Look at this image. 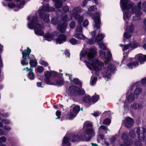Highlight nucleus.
Here are the masks:
<instances>
[{"label":"nucleus","instance_id":"1","mask_svg":"<svg viewBox=\"0 0 146 146\" xmlns=\"http://www.w3.org/2000/svg\"><path fill=\"white\" fill-rule=\"evenodd\" d=\"M96 54V50L94 48L87 49L85 51L82 50L80 52V59L81 60L82 57L86 58L90 62L86 60L84 62L88 67L90 70L99 71L101 70L104 64L102 62L99 61L97 58H94Z\"/></svg>","mask_w":146,"mask_h":146},{"label":"nucleus","instance_id":"2","mask_svg":"<svg viewBox=\"0 0 146 146\" xmlns=\"http://www.w3.org/2000/svg\"><path fill=\"white\" fill-rule=\"evenodd\" d=\"M28 26L30 29H35L36 35L42 36L44 32L42 31L43 26L38 23L37 17L36 15L33 17L31 23L28 24Z\"/></svg>","mask_w":146,"mask_h":146},{"label":"nucleus","instance_id":"3","mask_svg":"<svg viewBox=\"0 0 146 146\" xmlns=\"http://www.w3.org/2000/svg\"><path fill=\"white\" fill-rule=\"evenodd\" d=\"M54 11V8L49 6L48 4L44 5L41 9H39V12L40 16L41 19H43L46 23L48 22L50 19L49 18V15L45 13L44 11Z\"/></svg>","mask_w":146,"mask_h":146},{"label":"nucleus","instance_id":"4","mask_svg":"<svg viewBox=\"0 0 146 146\" xmlns=\"http://www.w3.org/2000/svg\"><path fill=\"white\" fill-rule=\"evenodd\" d=\"M106 67L102 70V73L103 77L107 79L110 78V73L114 71L115 68L114 66L111 64H110L107 66V64H105Z\"/></svg>","mask_w":146,"mask_h":146},{"label":"nucleus","instance_id":"5","mask_svg":"<svg viewBox=\"0 0 146 146\" xmlns=\"http://www.w3.org/2000/svg\"><path fill=\"white\" fill-rule=\"evenodd\" d=\"M69 92L71 95L76 96L77 95H82L85 94L83 89H80L75 86H72L70 87Z\"/></svg>","mask_w":146,"mask_h":146},{"label":"nucleus","instance_id":"6","mask_svg":"<svg viewBox=\"0 0 146 146\" xmlns=\"http://www.w3.org/2000/svg\"><path fill=\"white\" fill-rule=\"evenodd\" d=\"M95 133L92 128H87L86 129V133L82 134L81 139L82 141H89L91 137L95 135Z\"/></svg>","mask_w":146,"mask_h":146},{"label":"nucleus","instance_id":"7","mask_svg":"<svg viewBox=\"0 0 146 146\" xmlns=\"http://www.w3.org/2000/svg\"><path fill=\"white\" fill-rule=\"evenodd\" d=\"M136 132L138 135V139L140 141H144L146 140V129L145 128H137Z\"/></svg>","mask_w":146,"mask_h":146},{"label":"nucleus","instance_id":"8","mask_svg":"<svg viewBox=\"0 0 146 146\" xmlns=\"http://www.w3.org/2000/svg\"><path fill=\"white\" fill-rule=\"evenodd\" d=\"M120 6L123 11L129 9L134 5L132 2L129 0H120Z\"/></svg>","mask_w":146,"mask_h":146},{"label":"nucleus","instance_id":"9","mask_svg":"<svg viewBox=\"0 0 146 146\" xmlns=\"http://www.w3.org/2000/svg\"><path fill=\"white\" fill-rule=\"evenodd\" d=\"M141 84L146 86V77L142 79L141 82H136L132 86V87H133L135 86H136V88L134 91V94L136 95H138L140 94L142 92V90L140 88H137V87H138L139 85H140Z\"/></svg>","mask_w":146,"mask_h":146},{"label":"nucleus","instance_id":"10","mask_svg":"<svg viewBox=\"0 0 146 146\" xmlns=\"http://www.w3.org/2000/svg\"><path fill=\"white\" fill-rule=\"evenodd\" d=\"M95 24L94 25V29H100V14L99 12H96L92 17Z\"/></svg>","mask_w":146,"mask_h":146},{"label":"nucleus","instance_id":"11","mask_svg":"<svg viewBox=\"0 0 146 146\" xmlns=\"http://www.w3.org/2000/svg\"><path fill=\"white\" fill-rule=\"evenodd\" d=\"M141 3L140 1L138 3L137 6H134L131 10V13L132 14L135 13L137 17L140 16L142 14L141 10Z\"/></svg>","mask_w":146,"mask_h":146},{"label":"nucleus","instance_id":"12","mask_svg":"<svg viewBox=\"0 0 146 146\" xmlns=\"http://www.w3.org/2000/svg\"><path fill=\"white\" fill-rule=\"evenodd\" d=\"M31 52V50L28 47L27 48V50H25L22 53L23 55V59L21 61L22 64L24 66L25 65H28L29 62H26V60L27 59V57L29 56Z\"/></svg>","mask_w":146,"mask_h":146},{"label":"nucleus","instance_id":"13","mask_svg":"<svg viewBox=\"0 0 146 146\" xmlns=\"http://www.w3.org/2000/svg\"><path fill=\"white\" fill-rule=\"evenodd\" d=\"M125 126L127 128H130L133 124V119L132 118L128 117L125 118L124 121Z\"/></svg>","mask_w":146,"mask_h":146},{"label":"nucleus","instance_id":"14","mask_svg":"<svg viewBox=\"0 0 146 146\" xmlns=\"http://www.w3.org/2000/svg\"><path fill=\"white\" fill-rule=\"evenodd\" d=\"M66 26V23L64 22L60 21L57 26L58 30L61 33L65 32Z\"/></svg>","mask_w":146,"mask_h":146},{"label":"nucleus","instance_id":"15","mask_svg":"<svg viewBox=\"0 0 146 146\" xmlns=\"http://www.w3.org/2000/svg\"><path fill=\"white\" fill-rule=\"evenodd\" d=\"M67 36L64 34H60L56 40L57 43L61 44L65 41Z\"/></svg>","mask_w":146,"mask_h":146},{"label":"nucleus","instance_id":"16","mask_svg":"<svg viewBox=\"0 0 146 146\" xmlns=\"http://www.w3.org/2000/svg\"><path fill=\"white\" fill-rule=\"evenodd\" d=\"M136 58L137 60L141 64L146 60V55H143L142 54H140L136 56Z\"/></svg>","mask_w":146,"mask_h":146},{"label":"nucleus","instance_id":"17","mask_svg":"<svg viewBox=\"0 0 146 146\" xmlns=\"http://www.w3.org/2000/svg\"><path fill=\"white\" fill-rule=\"evenodd\" d=\"M82 9L80 7H76L73 9L72 10V15L74 17L75 15H78L80 14H78L82 12Z\"/></svg>","mask_w":146,"mask_h":146},{"label":"nucleus","instance_id":"18","mask_svg":"<svg viewBox=\"0 0 146 146\" xmlns=\"http://www.w3.org/2000/svg\"><path fill=\"white\" fill-rule=\"evenodd\" d=\"M82 136H83L82 134L81 135L80 137L78 135H75L70 137L69 138V141L74 142L75 141H79L80 140H82L81 139Z\"/></svg>","mask_w":146,"mask_h":146},{"label":"nucleus","instance_id":"19","mask_svg":"<svg viewBox=\"0 0 146 146\" xmlns=\"http://www.w3.org/2000/svg\"><path fill=\"white\" fill-rule=\"evenodd\" d=\"M123 18L125 22L127 23L128 21V19L130 17V14L128 10L126 11L125 12L123 11Z\"/></svg>","mask_w":146,"mask_h":146},{"label":"nucleus","instance_id":"20","mask_svg":"<svg viewBox=\"0 0 146 146\" xmlns=\"http://www.w3.org/2000/svg\"><path fill=\"white\" fill-rule=\"evenodd\" d=\"M44 74L45 76V81L47 84H50V78L51 76V73L48 71H46L44 72Z\"/></svg>","mask_w":146,"mask_h":146},{"label":"nucleus","instance_id":"21","mask_svg":"<svg viewBox=\"0 0 146 146\" xmlns=\"http://www.w3.org/2000/svg\"><path fill=\"white\" fill-rule=\"evenodd\" d=\"M139 64L138 62H133L129 63L127 66L129 68L131 69L137 66Z\"/></svg>","mask_w":146,"mask_h":146},{"label":"nucleus","instance_id":"22","mask_svg":"<svg viewBox=\"0 0 146 146\" xmlns=\"http://www.w3.org/2000/svg\"><path fill=\"white\" fill-rule=\"evenodd\" d=\"M74 36L76 38L84 40L86 37L82 34V33H76Z\"/></svg>","mask_w":146,"mask_h":146},{"label":"nucleus","instance_id":"23","mask_svg":"<svg viewBox=\"0 0 146 146\" xmlns=\"http://www.w3.org/2000/svg\"><path fill=\"white\" fill-rule=\"evenodd\" d=\"M112 55L110 51L108 50L107 51V56L105 57V62L106 63H107L110 61V58L111 57Z\"/></svg>","mask_w":146,"mask_h":146},{"label":"nucleus","instance_id":"24","mask_svg":"<svg viewBox=\"0 0 146 146\" xmlns=\"http://www.w3.org/2000/svg\"><path fill=\"white\" fill-rule=\"evenodd\" d=\"M75 19L78 20V22L80 25L82 23L83 21L84 18L83 16H80V15H75L74 17Z\"/></svg>","mask_w":146,"mask_h":146},{"label":"nucleus","instance_id":"25","mask_svg":"<svg viewBox=\"0 0 146 146\" xmlns=\"http://www.w3.org/2000/svg\"><path fill=\"white\" fill-rule=\"evenodd\" d=\"M83 101L86 103L91 104H92V99L89 96H85L83 99Z\"/></svg>","mask_w":146,"mask_h":146},{"label":"nucleus","instance_id":"26","mask_svg":"<svg viewBox=\"0 0 146 146\" xmlns=\"http://www.w3.org/2000/svg\"><path fill=\"white\" fill-rule=\"evenodd\" d=\"M104 36L102 34H99L97 35L95 39L96 42H99L102 40L104 38Z\"/></svg>","mask_w":146,"mask_h":146},{"label":"nucleus","instance_id":"27","mask_svg":"<svg viewBox=\"0 0 146 146\" xmlns=\"http://www.w3.org/2000/svg\"><path fill=\"white\" fill-rule=\"evenodd\" d=\"M62 143L64 146H70V143L68 141V138H66V136L63 138Z\"/></svg>","mask_w":146,"mask_h":146},{"label":"nucleus","instance_id":"28","mask_svg":"<svg viewBox=\"0 0 146 146\" xmlns=\"http://www.w3.org/2000/svg\"><path fill=\"white\" fill-rule=\"evenodd\" d=\"M44 37L48 41H50L52 40L53 37L52 34H50L49 33L46 34Z\"/></svg>","mask_w":146,"mask_h":146},{"label":"nucleus","instance_id":"29","mask_svg":"<svg viewBox=\"0 0 146 146\" xmlns=\"http://www.w3.org/2000/svg\"><path fill=\"white\" fill-rule=\"evenodd\" d=\"M31 59V58H30ZM29 64L31 66V68L36 67L37 64L36 61L35 60H30Z\"/></svg>","mask_w":146,"mask_h":146},{"label":"nucleus","instance_id":"30","mask_svg":"<svg viewBox=\"0 0 146 146\" xmlns=\"http://www.w3.org/2000/svg\"><path fill=\"white\" fill-rule=\"evenodd\" d=\"M28 77L31 80H33L34 79L35 75L33 70H31V71L29 72L28 74Z\"/></svg>","mask_w":146,"mask_h":146},{"label":"nucleus","instance_id":"31","mask_svg":"<svg viewBox=\"0 0 146 146\" xmlns=\"http://www.w3.org/2000/svg\"><path fill=\"white\" fill-rule=\"evenodd\" d=\"M134 99V96L132 94H129L127 98L128 102L129 103H131L133 101Z\"/></svg>","mask_w":146,"mask_h":146},{"label":"nucleus","instance_id":"32","mask_svg":"<svg viewBox=\"0 0 146 146\" xmlns=\"http://www.w3.org/2000/svg\"><path fill=\"white\" fill-rule=\"evenodd\" d=\"M124 143L125 145L127 146H129L132 144L133 142L131 139H129L125 140L124 141Z\"/></svg>","mask_w":146,"mask_h":146},{"label":"nucleus","instance_id":"33","mask_svg":"<svg viewBox=\"0 0 146 146\" xmlns=\"http://www.w3.org/2000/svg\"><path fill=\"white\" fill-rule=\"evenodd\" d=\"M59 19L56 17H53L51 20V23L53 25H56L58 22Z\"/></svg>","mask_w":146,"mask_h":146},{"label":"nucleus","instance_id":"34","mask_svg":"<svg viewBox=\"0 0 146 146\" xmlns=\"http://www.w3.org/2000/svg\"><path fill=\"white\" fill-rule=\"evenodd\" d=\"M77 114L75 112L70 111L69 115V119H72L76 116Z\"/></svg>","mask_w":146,"mask_h":146},{"label":"nucleus","instance_id":"35","mask_svg":"<svg viewBox=\"0 0 146 146\" xmlns=\"http://www.w3.org/2000/svg\"><path fill=\"white\" fill-rule=\"evenodd\" d=\"M92 127V124L90 122L86 121L84 124V127H87L88 128H91Z\"/></svg>","mask_w":146,"mask_h":146},{"label":"nucleus","instance_id":"36","mask_svg":"<svg viewBox=\"0 0 146 146\" xmlns=\"http://www.w3.org/2000/svg\"><path fill=\"white\" fill-rule=\"evenodd\" d=\"M129 136L128 133L127 132H124L122 135L121 138L122 139L126 140Z\"/></svg>","mask_w":146,"mask_h":146},{"label":"nucleus","instance_id":"37","mask_svg":"<svg viewBox=\"0 0 146 146\" xmlns=\"http://www.w3.org/2000/svg\"><path fill=\"white\" fill-rule=\"evenodd\" d=\"M99 98V96L98 95H96V94H95L92 97V102H97Z\"/></svg>","mask_w":146,"mask_h":146},{"label":"nucleus","instance_id":"38","mask_svg":"<svg viewBox=\"0 0 146 146\" xmlns=\"http://www.w3.org/2000/svg\"><path fill=\"white\" fill-rule=\"evenodd\" d=\"M134 30V26L133 25H131L130 26L127 27L126 30L130 32H132Z\"/></svg>","mask_w":146,"mask_h":146},{"label":"nucleus","instance_id":"39","mask_svg":"<svg viewBox=\"0 0 146 146\" xmlns=\"http://www.w3.org/2000/svg\"><path fill=\"white\" fill-rule=\"evenodd\" d=\"M82 26H81L80 25H78L77 28H76V33H82Z\"/></svg>","mask_w":146,"mask_h":146},{"label":"nucleus","instance_id":"40","mask_svg":"<svg viewBox=\"0 0 146 146\" xmlns=\"http://www.w3.org/2000/svg\"><path fill=\"white\" fill-rule=\"evenodd\" d=\"M87 39V42L88 43L90 44H93L95 42H96L94 38H92L91 39H89L88 38H86Z\"/></svg>","mask_w":146,"mask_h":146},{"label":"nucleus","instance_id":"41","mask_svg":"<svg viewBox=\"0 0 146 146\" xmlns=\"http://www.w3.org/2000/svg\"><path fill=\"white\" fill-rule=\"evenodd\" d=\"M80 108L79 106H76L73 108V111L77 114L80 110Z\"/></svg>","mask_w":146,"mask_h":146},{"label":"nucleus","instance_id":"42","mask_svg":"<svg viewBox=\"0 0 146 146\" xmlns=\"http://www.w3.org/2000/svg\"><path fill=\"white\" fill-rule=\"evenodd\" d=\"M35 70L38 72L41 73L44 71V69L42 66H40L37 67L35 69Z\"/></svg>","mask_w":146,"mask_h":146},{"label":"nucleus","instance_id":"43","mask_svg":"<svg viewBox=\"0 0 146 146\" xmlns=\"http://www.w3.org/2000/svg\"><path fill=\"white\" fill-rule=\"evenodd\" d=\"M97 78L96 77H94L93 78L92 77L91 78V84L92 85H94L96 82Z\"/></svg>","mask_w":146,"mask_h":146},{"label":"nucleus","instance_id":"44","mask_svg":"<svg viewBox=\"0 0 146 146\" xmlns=\"http://www.w3.org/2000/svg\"><path fill=\"white\" fill-rule=\"evenodd\" d=\"M61 20L63 21V22H65L69 20L66 15H62L61 16Z\"/></svg>","mask_w":146,"mask_h":146},{"label":"nucleus","instance_id":"45","mask_svg":"<svg viewBox=\"0 0 146 146\" xmlns=\"http://www.w3.org/2000/svg\"><path fill=\"white\" fill-rule=\"evenodd\" d=\"M97 10L96 7V6L93 5L91 6L88 9V10L90 12H95Z\"/></svg>","mask_w":146,"mask_h":146},{"label":"nucleus","instance_id":"46","mask_svg":"<svg viewBox=\"0 0 146 146\" xmlns=\"http://www.w3.org/2000/svg\"><path fill=\"white\" fill-rule=\"evenodd\" d=\"M70 43L73 45H75L78 43L77 41L75 38H72L69 40Z\"/></svg>","mask_w":146,"mask_h":146},{"label":"nucleus","instance_id":"47","mask_svg":"<svg viewBox=\"0 0 146 146\" xmlns=\"http://www.w3.org/2000/svg\"><path fill=\"white\" fill-rule=\"evenodd\" d=\"M100 57L102 58H105V53L104 51L100 50Z\"/></svg>","mask_w":146,"mask_h":146},{"label":"nucleus","instance_id":"48","mask_svg":"<svg viewBox=\"0 0 146 146\" xmlns=\"http://www.w3.org/2000/svg\"><path fill=\"white\" fill-rule=\"evenodd\" d=\"M130 136L132 138H134L135 137V131L132 129L130 130L129 131Z\"/></svg>","mask_w":146,"mask_h":146},{"label":"nucleus","instance_id":"49","mask_svg":"<svg viewBox=\"0 0 146 146\" xmlns=\"http://www.w3.org/2000/svg\"><path fill=\"white\" fill-rule=\"evenodd\" d=\"M64 84V81L62 79H59L56 81V84L59 85H63Z\"/></svg>","mask_w":146,"mask_h":146},{"label":"nucleus","instance_id":"50","mask_svg":"<svg viewBox=\"0 0 146 146\" xmlns=\"http://www.w3.org/2000/svg\"><path fill=\"white\" fill-rule=\"evenodd\" d=\"M131 36V35L127 32H125L124 34V39H125V38H126L127 39L130 38Z\"/></svg>","mask_w":146,"mask_h":146},{"label":"nucleus","instance_id":"51","mask_svg":"<svg viewBox=\"0 0 146 146\" xmlns=\"http://www.w3.org/2000/svg\"><path fill=\"white\" fill-rule=\"evenodd\" d=\"M25 4V1H23L20 2V4L19 5H17V7L19 9H21L23 7V5H24Z\"/></svg>","mask_w":146,"mask_h":146},{"label":"nucleus","instance_id":"52","mask_svg":"<svg viewBox=\"0 0 146 146\" xmlns=\"http://www.w3.org/2000/svg\"><path fill=\"white\" fill-rule=\"evenodd\" d=\"M110 122V120L109 119H106L104 121L103 123L104 124L109 125Z\"/></svg>","mask_w":146,"mask_h":146},{"label":"nucleus","instance_id":"53","mask_svg":"<svg viewBox=\"0 0 146 146\" xmlns=\"http://www.w3.org/2000/svg\"><path fill=\"white\" fill-rule=\"evenodd\" d=\"M73 82L75 84L78 85H81V86L82 87V85L81 82L77 78H75L73 80Z\"/></svg>","mask_w":146,"mask_h":146},{"label":"nucleus","instance_id":"54","mask_svg":"<svg viewBox=\"0 0 146 146\" xmlns=\"http://www.w3.org/2000/svg\"><path fill=\"white\" fill-rule=\"evenodd\" d=\"M63 11L65 12H67L69 11V7L67 6H63L62 8Z\"/></svg>","mask_w":146,"mask_h":146},{"label":"nucleus","instance_id":"55","mask_svg":"<svg viewBox=\"0 0 146 146\" xmlns=\"http://www.w3.org/2000/svg\"><path fill=\"white\" fill-rule=\"evenodd\" d=\"M137 109H141L143 108V103L142 102L139 103L137 104Z\"/></svg>","mask_w":146,"mask_h":146},{"label":"nucleus","instance_id":"56","mask_svg":"<svg viewBox=\"0 0 146 146\" xmlns=\"http://www.w3.org/2000/svg\"><path fill=\"white\" fill-rule=\"evenodd\" d=\"M101 129L104 130H106V133H107V131H109V130L104 125L101 126L99 128V130L100 131Z\"/></svg>","mask_w":146,"mask_h":146},{"label":"nucleus","instance_id":"57","mask_svg":"<svg viewBox=\"0 0 146 146\" xmlns=\"http://www.w3.org/2000/svg\"><path fill=\"white\" fill-rule=\"evenodd\" d=\"M39 63L40 64L45 66H47L48 65L47 62L42 60H40L39 62Z\"/></svg>","mask_w":146,"mask_h":146},{"label":"nucleus","instance_id":"58","mask_svg":"<svg viewBox=\"0 0 146 146\" xmlns=\"http://www.w3.org/2000/svg\"><path fill=\"white\" fill-rule=\"evenodd\" d=\"M75 23L74 21H72L70 24V26L71 28L74 29L75 27Z\"/></svg>","mask_w":146,"mask_h":146},{"label":"nucleus","instance_id":"59","mask_svg":"<svg viewBox=\"0 0 146 146\" xmlns=\"http://www.w3.org/2000/svg\"><path fill=\"white\" fill-rule=\"evenodd\" d=\"M130 46L132 48H136L138 46V44L137 43H134L133 44H130Z\"/></svg>","mask_w":146,"mask_h":146},{"label":"nucleus","instance_id":"60","mask_svg":"<svg viewBox=\"0 0 146 146\" xmlns=\"http://www.w3.org/2000/svg\"><path fill=\"white\" fill-rule=\"evenodd\" d=\"M8 6L9 7L13 8L15 7V5L12 3H10L8 4Z\"/></svg>","mask_w":146,"mask_h":146},{"label":"nucleus","instance_id":"61","mask_svg":"<svg viewBox=\"0 0 146 146\" xmlns=\"http://www.w3.org/2000/svg\"><path fill=\"white\" fill-rule=\"evenodd\" d=\"M1 121L3 123L6 124H8L10 123L9 121L6 119H3Z\"/></svg>","mask_w":146,"mask_h":146},{"label":"nucleus","instance_id":"62","mask_svg":"<svg viewBox=\"0 0 146 146\" xmlns=\"http://www.w3.org/2000/svg\"><path fill=\"white\" fill-rule=\"evenodd\" d=\"M100 46L101 48L104 50H105L106 49V46L104 45L103 43H101L100 44Z\"/></svg>","mask_w":146,"mask_h":146},{"label":"nucleus","instance_id":"63","mask_svg":"<svg viewBox=\"0 0 146 146\" xmlns=\"http://www.w3.org/2000/svg\"><path fill=\"white\" fill-rule=\"evenodd\" d=\"M134 144L135 146H142L141 143L137 141L135 142Z\"/></svg>","mask_w":146,"mask_h":146},{"label":"nucleus","instance_id":"64","mask_svg":"<svg viewBox=\"0 0 146 146\" xmlns=\"http://www.w3.org/2000/svg\"><path fill=\"white\" fill-rule=\"evenodd\" d=\"M101 114V113L100 112L98 111H96V112H94V113H93V115L95 117H97L98 116H99Z\"/></svg>","mask_w":146,"mask_h":146}]
</instances>
